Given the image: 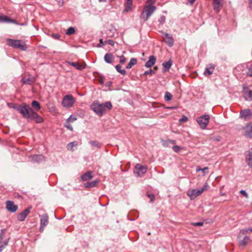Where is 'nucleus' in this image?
<instances>
[{"label": "nucleus", "instance_id": "nucleus-44", "mask_svg": "<svg viewBox=\"0 0 252 252\" xmlns=\"http://www.w3.org/2000/svg\"><path fill=\"white\" fill-rule=\"evenodd\" d=\"M70 122H68L66 121V124H65V126L68 129H69L71 131L73 130V127L72 126L69 124Z\"/></svg>", "mask_w": 252, "mask_h": 252}, {"label": "nucleus", "instance_id": "nucleus-53", "mask_svg": "<svg viewBox=\"0 0 252 252\" xmlns=\"http://www.w3.org/2000/svg\"><path fill=\"white\" fill-rule=\"evenodd\" d=\"M132 4V0H126L125 5L131 6Z\"/></svg>", "mask_w": 252, "mask_h": 252}, {"label": "nucleus", "instance_id": "nucleus-57", "mask_svg": "<svg viewBox=\"0 0 252 252\" xmlns=\"http://www.w3.org/2000/svg\"><path fill=\"white\" fill-rule=\"evenodd\" d=\"M52 36L55 39H59L60 37V35L57 33H53L52 34Z\"/></svg>", "mask_w": 252, "mask_h": 252}, {"label": "nucleus", "instance_id": "nucleus-14", "mask_svg": "<svg viewBox=\"0 0 252 252\" xmlns=\"http://www.w3.org/2000/svg\"><path fill=\"white\" fill-rule=\"evenodd\" d=\"M6 208L8 211L11 213L15 212L18 209V206L14 204L12 201H7L6 202Z\"/></svg>", "mask_w": 252, "mask_h": 252}, {"label": "nucleus", "instance_id": "nucleus-13", "mask_svg": "<svg viewBox=\"0 0 252 252\" xmlns=\"http://www.w3.org/2000/svg\"><path fill=\"white\" fill-rule=\"evenodd\" d=\"M240 115L241 118L249 120L252 117V112L250 109H246L242 110Z\"/></svg>", "mask_w": 252, "mask_h": 252}, {"label": "nucleus", "instance_id": "nucleus-63", "mask_svg": "<svg viewBox=\"0 0 252 252\" xmlns=\"http://www.w3.org/2000/svg\"><path fill=\"white\" fill-rule=\"evenodd\" d=\"M100 1H105V0H100Z\"/></svg>", "mask_w": 252, "mask_h": 252}, {"label": "nucleus", "instance_id": "nucleus-43", "mask_svg": "<svg viewBox=\"0 0 252 252\" xmlns=\"http://www.w3.org/2000/svg\"><path fill=\"white\" fill-rule=\"evenodd\" d=\"M147 196L150 199V202L154 201L155 197L153 194H150L149 193H147Z\"/></svg>", "mask_w": 252, "mask_h": 252}, {"label": "nucleus", "instance_id": "nucleus-1", "mask_svg": "<svg viewBox=\"0 0 252 252\" xmlns=\"http://www.w3.org/2000/svg\"><path fill=\"white\" fill-rule=\"evenodd\" d=\"M112 107V104L110 101H107L104 103L94 102L91 106L92 110L96 114L100 116L105 112L106 109L110 110Z\"/></svg>", "mask_w": 252, "mask_h": 252}, {"label": "nucleus", "instance_id": "nucleus-38", "mask_svg": "<svg viewBox=\"0 0 252 252\" xmlns=\"http://www.w3.org/2000/svg\"><path fill=\"white\" fill-rule=\"evenodd\" d=\"M77 145V142L76 141L69 143L67 145V148L69 150L73 151V148L74 146Z\"/></svg>", "mask_w": 252, "mask_h": 252}, {"label": "nucleus", "instance_id": "nucleus-32", "mask_svg": "<svg viewBox=\"0 0 252 252\" xmlns=\"http://www.w3.org/2000/svg\"><path fill=\"white\" fill-rule=\"evenodd\" d=\"M137 63V60L135 58H131L128 63V64L126 66V69L131 68L134 65Z\"/></svg>", "mask_w": 252, "mask_h": 252}, {"label": "nucleus", "instance_id": "nucleus-11", "mask_svg": "<svg viewBox=\"0 0 252 252\" xmlns=\"http://www.w3.org/2000/svg\"><path fill=\"white\" fill-rule=\"evenodd\" d=\"M32 207L31 206L28 207L26 209L24 210L22 212L19 213L17 216V219L21 221L25 220L28 215L30 213V210Z\"/></svg>", "mask_w": 252, "mask_h": 252}, {"label": "nucleus", "instance_id": "nucleus-36", "mask_svg": "<svg viewBox=\"0 0 252 252\" xmlns=\"http://www.w3.org/2000/svg\"><path fill=\"white\" fill-rule=\"evenodd\" d=\"M121 65L120 64H118L116 66L115 68L117 71L120 73L122 75H126V71L125 69H121Z\"/></svg>", "mask_w": 252, "mask_h": 252}, {"label": "nucleus", "instance_id": "nucleus-10", "mask_svg": "<svg viewBox=\"0 0 252 252\" xmlns=\"http://www.w3.org/2000/svg\"><path fill=\"white\" fill-rule=\"evenodd\" d=\"M147 170V168L146 166L138 163L135 166L133 172L137 177H142L146 173Z\"/></svg>", "mask_w": 252, "mask_h": 252}, {"label": "nucleus", "instance_id": "nucleus-33", "mask_svg": "<svg viewBox=\"0 0 252 252\" xmlns=\"http://www.w3.org/2000/svg\"><path fill=\"white\" fill-rule=\"evenodd\" d=\"M249 232H252V227L251 228L243 229L240 230V233H239V235L238 236V239H240L241 238V234L244 235L246 233H248Z\"/></svg>", "mask_w": 252, "mask_h": 252}, {"label": "nucleus", "instance_id": "nucleus-26", "mask_svg": "<svg viewBox=\"0 0 252 252\" xmlns=\"http://www.w3.org/2000/svg\"><path fill=\"white\" fill-rule=\"evenodd\" d=\"M98 183V180H96L92 182H87L84 184L85 188H91L95 187Z\"/></svg>", "mask_w": 252, "mask_h": 252}, {"label": "nucleus", "instance_id": "nucleus-7", "mask_svg": "<svg viewBox=\"0 0 252 252\" xmlns=\"http://www.w3.org/2000/svg\"><path fill=\"white\" fill-rule=\"evenodd\" d=\"M6 229H2L0 233V252L8 245L9 237H5Z\"/></svg>", "mask_w": 252, "mask_h": 252}, {"label": "nucleus", "instance_id": "nucleus-35", "mask_svg": "<svg viewBox=\"0 0 252 252\" xmlns=\"http://www.w3.org/2000/svg\"><path fill=\"white\" fill-rule=\"evenodd\" d=\"M158 69V66H156L154 67V69L152 70L151 69L149 70L146 71L144 74L145 75H149V74H153L155 73V71H157Z\"/></svg>", "mask_w": 252, "mask_h": 252}, {"label": "nucleus", "instance_id": "nucleus-41", "mask_svg": "<svg viewBox=\"0 0 252 252\" xmlns=\"http://www.w3.org/2000/svg\"><path fill=\"white\" fill-rule=\"evenodd\" d=\"M158 22L161 25H163L165 22V17L161 16L158 19Z\"/></svg>", "mask_w": 252, "mask_h": 252}, {"label": "nucleus", "instance_id": "nucleus-52", "mask_svg": "<svg viewBox=\"0 0 252 252\" xmlns=\"http://www.w3.org/2000/svg\"><path fill=\"white\" fill-rule=\"evenodd\" d=\"M131 9V7L130 6H126L125 5V8L124 10V12H128Z\"/></svg>", "mask_w": 252, "mask_h": 252}, {"label": "nucleus", "instance_id": "nucleus-22", "mask_svg": "<svg viewBox=\"0 0 252 252\" xmlns=\"http://www.w3.org/2000/svg\"><path fill=\"white\" fill-rule=\"evenodd\" d=\"M105 62L108 63H112L114 61V57L111 53H106L104 57Z\"/></svg>", "mask_w": 252, "mask_h": 252}, {"label": "nucleus", "instance_id": "nucleus-56", "mask_svg": "<svg viewBox=\"0 0 252 252\" xmlns=\"http://www.w3.org/2000/svg\"><path fill=\"white\" fill-rule=\"evenodd\" d=\"M56 1L57 2L59 6H61L63 5V0H56Z\"/></svg>", "mask_w": 252, "mask_h": 252}, {"label": "nucleus", "instance_id": "nucleus-47", "mask_svg": "<svg viewBox=\"0 0 252 252\" xmlns=\"http://www.w3.org/2000/svg\"><path fill=\"white\" fill-rule=\"evenodd\" d=\"M169 143L175 144L176 143V141L175 140H167L165 142L164 145H166L167 146Z\"/></svg>", "mask_w": 252, "mask_h": 252}, {"label": "nucleus", "instance_id": "nucleus-50", "mask_svg": "<svg viewBox=\"0 0 252 252\" xmlns=\"http://www.w3.org/2000/svg\"><path fill=\"white\" fill-rule=\"evenodd\" d=\"M76 118L75 117H72V116H70L67 119V121L68 122H74L75 120H76Z\"/></svg>", "mask_w": 252, "mask_h": 252}, {"label": "nucleus", "instance_id": "nucleus-46", "mask_svg": "<svg viewBox=\"0 0 252 252\" xmlns=\"http://www.w3.org/2000/svg\"><path fill=\"white\" fill-rule=\"evenodd\" d=\"M188 120V118L185 116H183L182 118L179 120V122L181 123L186 122Z\"/></svg>", "mask_w": 252, "mask_h": 252}, {"label": "nucleus", "instance_id": "nucleus-48", "mask_svg": "<svg viewBox=\"0 0 252 252\" xmlns=\"http://www.w3.org/2000/svg\"><path fill=\"white\" fill-rule=\"evenodd\" d=\"M120 62L121 63H124L126 61V58H125V57L124 56H121L120 57Z\"/></svg>", "mask_w": 252, "mask_h": 252}, {"label": "nucleus", "instance_id": "nucleus-18", "mask_svg": "<svg viewBox=\"0 0 252 252\" xmlns=\"http://www.w3.org/2000/svg\"><path fill=\"white\" fill-rule=\"evenodd\" d=\"M222 0H213V8L216 12H218L220 11L222 6Z\"/></svg>", "mask_w": 252, "mask_h": 252}, {"label": "nucleus", "instance_id": "nucleus-49", "mask_svg": "<svg viewBox=\"0 0 252 252\" xmlns=\"http://www.w3.org/2000/svg\"><path fill=\"white\" fill-rule=\"evenodd\" d=\"M240 193L242 194L243 196H244L246 198H248L249 197L248 193L246 192L244 190H241L240 191Z\"/></svg>", "mask_w": 252, "mask_h": 252}, {"label": "nucleus", "instance_id": "nucleus-31", "mask_svg": "<svg viewBox=\"0 0 252 252\" xmlns=\"http://www.w3.org/2000/svg\"><path fill=\"white\" fill-rule=\"evenodd\" d=\"M89 143L92 147L99 149L101 147V144L97 141H90Z\"/></svg>", "mask_w": 252, "mask_h": 252}, {"label": "nucleus", "instance_id": "nucleus-15", "mask_svg": "<svg viewBox=\"0 0 252 252\" xmlns=\"http://www.w3.org/2000/svg\"><path fill=\"white\" fill-rule=\"evenodd\" d=\"M0 23H14L18 25V22L13 19H12L7 16L1 15H0Z\"/></svg>", "mask_w": 252, "mask_h": 252}, {"label": "nucleus", "instance_id": "nucleus-8", "mask_svg": "<svg viewBox=\"0 0 252 252\" xmlns=\"http://www.w3.org/2000/svg\"><path fill=\"white\" fill-rule=\"evenodd\" d=\"M76 100L72 95H65L62 101V104L64 107L70 108L73 106Z\"/></svg>", "mask_w": 252, "mask_h": 252}, {"label": "nucleus", "instance_id": "nucleus-16", "mask_svg": "<svg viewBox=\"0 0 252 252\" xmlns=\"http://www.w3.org/2000/svg\"><path fill=\"white\" fill-rule=\"evenodd\" d=\"M163 40L164 42L170 47H172L174 44V40L172 36L168 33H163Z\"/></svg>", "mask_w": 252, "mask_h": 252}, {"label": "nucleus", "instance_id": "nucleus-34", "mask_svg": "<svg viewBox=\"0 0 252 252\" xmlns=\"http://www.w3.org/2000/svg\"><path fill=\"white\" fill-rule=\"evenodd\" d=\"M32 106L36 111H38L40 109V104L37 101H33L32 102Z\"/></svg>", "mask_w": 252, "mask_h": 252}, {"label": "nucleus", "instance_id": "nucleus-45", "mask_svg": "<svg viewBox=\"0 0 252 252\" xmlns=\"http://www.w3.org/2000/svg\"><path fill=\"white\" fill-rule=\"evenodd\" d=\"M172 149L174 152L178 153L180 152L181 148L178 146L175 145L173 146Z\"/></svg>", "mask_w": 252, "mask_h": 252}, {"label": "nucleus", "instance_id": "nucleus-25", "mask_svg": "<svg viewBox=\"0 0 252 252\" xmlns=\"http://www.w3.org/2000/svg\"><path fill=\"white\" fill-rule=\"evenodd\" d=\"M246 160L248 165L252 168V148L249 151V154Z\"/></svg>", "mask_w": 252, "mask_h": 252}, {"label": "nucleus", "instance_id": "nucleus-9", "mask_svg": "<svg viewBox=\"0 0 252 252\" xmlns=\"http://www.w3.org/2000/svg\"><path fill=\"white\" fill-rule=\"evenodd\" d=\"M210 116L204 115L197 118L196 121L202 129H205L209 124Z\"/></svg>", "mask_w": 252, "mask_h": 252}, {"label": "nucleus", "instance_id": "nucleus-42", "mask_svg": "<svg viewBox=\"0 0 252 252\" xmlns=\"http://www.w3.org/2000/svg\"><path fill=\"white\" fill-rule=\"evenodd\" d=\"M106 44V41H103L102 39L99 40V43L97 44V47H101Z\"/></svg>", "mask_w": 252, "mask_h": 252}, {"label": "nucleus", "instance_id": "nucleus-54", "mask_svg": "<svg viewBox=\"0 0 252 252\" xmlns=\"http://www.w3.org/2000/svg\"><path fill=\"white\" fill-rule=\"evenodd\" d=\"M106 41V43H108L112 46H113L114 45V41L112 40L109 39Z\"/></svg>", "mask_w": 252, "mask_h": 252}, {"label": "nucleus", "instance_id": "nucleus-28", "mask_svg": "<svg viewBox=\"0 0 252 252\" xmlns=\"http://www.w3.org/2000/svg\"><path fill=\"white\" fill-rule=\"evenodd\" d=\"M244 91V98L246 100H249L250 98H252V91H248L247 88Z\"/></svg>", "mask_w": 252, "mask_h": 252}, {"label": "nucleus", "instance_id": "nucleus-37", "mask_svg": "<svg viewBox=\"0 0 252 252\" xmlns=\"http://www.w3.org/2000/svg\"><path fill=\"white\" fill-rule=\"evenodd\" d=\"M247 71H246L247 74L249 76H252V64H248L247 65Z\"/></svg>", "mask_w": 252, "mask_h": 252}, {"label": "nucleus", "instance_id": "nucleus-2", "mask_svg": "<svg viewBox=\"0 0 252 252\" xmlns=\"http://www.w3.org/2000/svg\"><path fill=\"white\" fill-rule=\"evenodd\" d=\"M24 118L29 120H34L37 123H41L43 121L42 118L35 112L30 106H29L27 109V112H26Z\"/></svg>", "mask_w": 252, "mask_h": 252}, {"label": "nucleus", "instance_id": "nucleus-24", "mask_svg": "<svg viewBox=\"0 0 252 252\" xmlns=\"http://www.w3.org/2000/svg\"><path fill=\"white\" fill-rule=\"evenodd\" d=\"M93 172L89 171L83 174L81 176V180L82 181H88L93 178Z\"/></svg>", "mask_w": 252, "mask_h": 252}, {"label": "nucleus", "instance_id": "nucleus-27", "mask_svg": "<svg viewBox=\"0 0 252 252\" xmlns=\"http://www.w3.org/2000/svg\"><path fill=\"white\" fill-rule=\"evenodd\" d=\"M214 68H215L214 65L210 64L209 66L207 67L206 68L205 70L204 73V75L206 76L211 75L213 73Z\"/></svg>", "mask_w": 252, "mask_h": 252}, {"label": "nucleus", "instance_id": "nucleus-60", "mask_svg": "<svg viewBox=\"0 0 252 252\" xmlns=\"http://www.w3.org/2000/svg\"><path fill=\"white\" fill-rule=\"evenodd\" d=\"M201 169H202V168H200V167H197V168H196V171H201Z\"/></svg>", "mask_w": 252, "mask_h": 252}, {"label": "nucleus", "instance_id": "nucleus-19", "mask_svg": "<svg viewBox=\"0 0 252 252\" xmlns=\"http://www.w3.org/2000/svg\"><path fill=\"white\" fill-rule=\"evenodd\" d=\"M239 239V246L242 248L246 246L251 241L250 238L247 236H245L242 239Z\"/></svg>", "mask_w": 252, "mask_h": 252}, {"label": "nucleus", "instance_id": "nucleus-29", "mask_svg": "<svg viewBox=\"0 0 252 252\" xmlns=\"http://www.w3.org/2000/svg\"><path fill=\"white\" fill-rule=\"evenodd\" d=\"M172 65V61L169 60L167 62H165L162 63V66L164 67V69L163 72H166L171 67V66Z\"/></svg>", "mask_w": 252, "mask_h": 252}, {"label": "nucleus", "instance_id": "nucleus-12", "mask_svg": "<svg viewBox=\"0 0 252 252\" xmlns=\"http://www.w3.org/2000/svg\"><path fill=\"white\" fill-rule=\"evenodd\" d=\"M48 224V216L47 214H44L41 216L40 231L42 232L44 227Z\"/></svg>", "mask_w": 252, "mask_h": 252}, {"label": "nucleus", "instance_id": "nucleus-20", "mask_svg": "<svg viewBox=\"0 0 252 252\" xmlns=\"http://www.w3.org/2000/svg\"><path fill=\"white\" fill-rule=\"evenodd\" d=\"M68 63L80 70L84 69L86 66L85 63L81 64L78 62H68Z\"/></svg>", "mask_w": 252, "mask_h": 252}, {"label": "nucleus", "instance_id": "nucleus-58", "mask_svg": "<svg viewBox=\"0 0 252 252\" xmlns=\"http://www.w3.org/2000/svg\"><path fill=\"white\" fill-rule=\"evenodd\" d=\"M156 2V0H148L147 3H149V5H152Z\"/></svg>", "mask_w": 252, "mask_h": 252}, {"label": "nucleus", "instance_id": "nucleus-3", "mask_svg": "<svg viewBox=\"0 0 252 252\" xmlns=\"http://www.w3.org/2000/svg\"><path fill=\"white\" fill-rule=\"evenodd\" d=\"M209 186L206 183L203 187L199 189H190L187 191V195L190 197L191 200L195 199L196 197L201 195L204 191L207 190Z\"/></svg>", "mask_w": 252, "mask_h": 252}, {"label": "nucleus", "instance_id": "nucleus-5", "mask_svg": "<svg viewBox=\"0 0 252 252\" xmlns=\"http://www.w3.org/2000/svg\"><path fill=\"white\" fill-rule=\"evenodd\" d=\"M156 9L157 8L155 6L151 5H146L144 7L143 13L141 15V18L144 19V21H147Z\"/></svg>", "mask_w": 252, "mask_h": 252}, {"label": "nucleus", "instance_id": "nucleus-39", "mask_svg": "<svg viewBox=\"0 0 252 252\" xmlns=\"http://www.w3.org/2000/svg\"><path fill=\"white\" fill-rule=\"evenodd\" d=\"M172 97V95L169 92H167L165 93L164 95V99L168 101L171 99Z\"/></svg>", "mask_w": 252, "mask_h": 252}, {"label": "nucleus", "instance_id": "nucleus-59", "mask_svg": "<svg viewBox=\"0 0 252 252\" xmlns=\"http://www.w3.org/2000/svg\"><path fill=\"white\" fill-rule=\"evenodd\" d=\"M194 1H195V0H189V2L191 4H192L194 3Z\"/></svg>", "mask_w": 252, "mask_h": 252}, {"label": "nucleus", "instance_id": "nucleus-55", "mask_svg": "<svg viewBox=\"0 0 252 252\" xmlns=\"http://www.w3.org/2000/svg\"><path fill=\"white\" fill-rule=\"evenodd\" d=\"M208 167H205L202 168V169H201V171L203 172L204 175H205V174L208 173Z\"/></svg>", "mask_w": 252, "mask_h": 252}, {"label": "nucleus", "instance_id": "nucleus-4", "mask_svg": "<svg viewBox=\"0 0 252 252\" xmlns=\"http://www.w3.org/2000/svg\"><path fill=\"white\" fill-rule=\"evenodd\" d=\"M7 43L10 46L16 48H18L23 51L26 50L27 48L25 42L21 40H16L8 38L7 39Z\"/></svg>", "mask_w": 252, "mask_h": 252}, {"label": "nucleus", "instance_id": "nucleus-30", "mask_svg": "<svg viewBox=\"0 0 252 252\" xmlns=\"http://www.w3.org/2000/svg\"><path fill=\"white\" fill-rule=\"evenodd\" d=\"M34 81V79L33 78H23L22 79V82L24 84H28V85H31L32 84Z\"/></svg>", "mask_w": 252, "mask_h": 252}, {"label": "nucleus", "instance_id": "nucleus-62", "mask_svg": "<svg viewBox=\"0 0 252 252\" xmlns=\"http://www.w3.org/2000/svg\"><path fill=\"white\" fill-rule=\"evenodd\" d=\"M249 3L250 4H252V0H249Z\"/></svg>", "mask_w": 252, "mask_h": 252}, {"label": "nucleus", "instance_id": "nucleus-51", "mask_svg": "<svg viewBox=\"0 0 252 252\" xmlns=\"http://www.w3.org/2000/svg\"><path fill=\"white\" fill-rule=\"evenodd\" d=\"M192 225L195 226H202L203 224V222H193L191 223Z\"/></svg>", "mask_w": 252, "mask_h": 252}, {"label": "nucleus", "instance_id": "nucleus-61", "mask_svg": "<svg viewBox=\"0 0 252 252\" xmlns=\"http://www.w3.org/2000/svg\"><path fill=\"white\" fill-rule=\"evenodd\" d=\"M168 108L169 109H173L174 108V107H168Z\"/></svg>", "mask_w": 252, "mask_h": 252}, {"label": "nucleus", "instance_id": "nucleus-21", "mask_svg": "<svg viewBox=\"0 0 252 252\" xmlns=\"http://www.w3.org/2000/svg\"><path fill=\"white\" fill-rule=\"evenodd\" d=\"M29 158L32 162H38L43 159V157L41 155H34L30 156Z\"/></svg>", "mask_w": 252, "mask_h": 252}, {"label": "nucleus", "instance_id": "nucleus-23", "mask_svg": "<svg viewBox=\"0 0 252 252\" xmlns=\"http://www.w3.org/2000/svg\"><path fill=\"white\" fill-rule=\"evenodd\" d=\"M156 61V58L154 56H150L149 60L145 63V66L151 67L155 64Z\"/></svg>", "mask_w": 252, "mask_h": 252}, {"label": "nucleus", "instance_id": "nucleus-17", "mask_svg": "<svg viewBox=\"0 0 252 252\" xmlns=\"http://www.w3.org/2000/svg\"><path fill=\"white\" fill-rule=\"evenodd\" d=\"M244 135L247 138H252V125H247L243 127Z\"/></svg>", "mask_w": 252, "mask_h": 252}, {"label": "nucleus", "instance_id": "nucleus-6", "mask_svg": "<svg viewBox=\"0 0 252 252\" xmlns=\"http://www.w3.org/2000/svg\"><path fill=\"white\" fill-rule=\"evenodd\" d=\"M7 105L14 109L17 110L24 117L26 112H27V109L29 106V105L25 103H23L20 105H17L15 104L11 103L10 104L9 103H7Z\"/></svg>", "mask_w": 252, "mask_h": 252}, {"label": "nucleus", "instance_id": "nucleus-40", "mask_svg": "<svg viewBox=\"0 0 252 252\" xmlns=\"http://www.w3.org/2000/svg\"><path fill=\"white\" fill-rule=\"evenodd\" d=\"M75 32V30L74 28L70 27L67 30V31L66 32V34L67 35H71V34H73Z\"/></svg>", "mask_w": 252, "mask_h": 252}]
</instances>
